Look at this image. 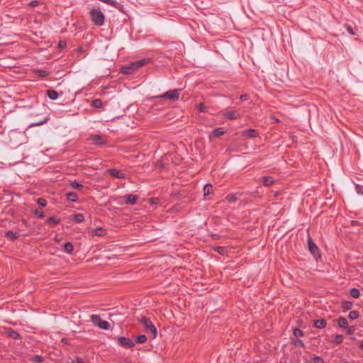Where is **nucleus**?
<instances>
[{
  "label": "nucleus",
  "mask_w": 363,
  "mask_h": 363,
  "mask_svg": "<svg viewBox=\"0 0 363 363\" xmlns=\"http://www.w3.org/2000/svg\"><path fill=\"white\" fill-rule=\"evenodd\" d=\"M243 135L250 138H254L258 136V132L255 129H247L244 130Z\"/></svg>",
  "instance_id": "15"
},
{
  "label": "nucleus",
  "mask_w": 363,
  "mask_h": 363,
  "mask_svg": "<svg viewBox=\"0 0 363 363\" xmlns=\"http://www.w3.org/2000/svg\"><path fill=\"white\" fill-rule=\"evenodd\" d=\"M225 199L227 201H228L230 203H234L238 200V198L235 194H228L225 197Z\"/></svg>",
  "instance_id": "37"
},
{
  "label": "nucleus",
  "mask_w": 363,
  "mask_h": 363,
  "mask_svg": "<svg viewBox=\"0 0 363 363\" xmlns=\"http://www.w3.org/2000/svg\"><path fill=\"white\" fill-rule=\"evenodd\" d=\"M214 250L220 255H223L225 251V249L224 247L218 246L214 248Z\"/></svg>",
  "instance_id": "45"
},
{
  "label": "nucleus",
  "mask_w": 363,
  "mask_h": 363,
  "mask_svg": "<svg viewBox=\"0 0 363 363\" xmlns=\"http://www.w3.org/2000/svg\"><path fill=\"white\" fill-rule=\"evenodd\" d=\"M32 361L34 363H41L42 362H43V357L40 355L35 354L32 357Z\"/></svg>",
  "instance_id": "39"
},
{
  "label": "nucleus",
  "mask_w": 363,
  "mask_h": 363,
  "mask_svg": "<svg viewBox=\"0 0 363 363\" xmlns=\"http://www.w3.org/2000/svg\"><path fill=\"white\" fill-rule=\"evenodd\" d=\"M40 77H46L49 75V72L45 69H37L35 72Z\"/></svg>",
  "instance_id": "30"
},
{
  "label": "nucleus",
  "mask_w": 363,
  "mask_h": 363,
  "mask_svg": "<svg viewBox=\"0 0 363 363\" xmlns=\"http://www.w3.org/2000/svg\"><path fill=\"white\" fill-rule=\"evenodd\" d=\"M293 333L297 337H303V332L301 329H299L298 328H296L294 329Z\"/></svg>",
  "instance_id": "38"
},
{
  "label": "nucleus",
  "mask_w": 363,
  "mask_h": 363,
  "mask_svg": "<svg viewBox=\"0 0 363 363\" xmlns=\"http://www.w3.org/2000/svg\"><path fill=\"white\" fill-rule=\"evenodd\" d=\"M105 230L101 228H96L94 230V235L96 236H103L105 235Z\"/></svg>",
  "instance_id": "33"
},
{
  "label": "nucleus",
  "mask_w": 363,
  "mask_h": 363,
  "mask_svg": "<svg viewBox=\"0 0 363 363\" xmlns=\"http://www.w3.org/2000/svg\"><path fill=\"white\" fill-rule=\"evenodd\" d=\"M68 341H69V340H68V339H67V338H63V339L62 340V342H64V343H65V344H68Z\"/></svg>",
  "instance_id": "55"
},
{
  "label": "nucleus",
  "mask_w": 363,
  "mask_h": 363,
  "mask_svg": "<svg viewBox=\"0 0 363 363\" xmlns=\"http://www.w3.org/2000/svg\"><path fill=\"white\" fill-rule=\"evenodd\" d=\"M343 335H336L335 336V338H334V340L333 342L336 344V345H340L342 341H343Z\"/></svg>",
  "instance_id": "36"
},
{
  "label": "nucleus",
  "mask_w": 363,
  "mask_h": 363,
  "mask_svg": "<svg viewBox=\"0 0 363 363\" xmlns=\"http://www.w3.org/2000/svg\"><path fill=\"white\" fill-rule=\"evenodd\" d=\"M67 46V43L65 40H60L59 43H58V48H61V49H64Z\"/></svg>",
  "instance_id": "48"
},
{
  "label": "nucleus",
  "mask_w": 363,
  "mask_h": 363,
  "mask_svg": "<svg viewBox=\"0 0 363 363\" xmlns=\"http://www.w3.org/2000/svg\"><path fill=\"white\" fill-rule=\"evenodd\" d=\"M91 21L96 26H101L104 24L105 16L99 9H92L89 11Z\"/></svg>",
  "instance_id": "1"
},
{
  "label": "nucleus",
  "mask_w": 363,
  "mask_h": 363,
  "mask_svg": "<svg viewBox=\"0 0 363 363\" xmlns=\"http://www.w3.org/2000/svg\"><path fill=\"white\" fill-rule=\"evenodd\" d=\"M91 106L94 108H100L104 107V103L100 99H96L92 101Z\"/></svg>",
  "instance_id": "23"
},
{
  "label": "nucleus",
  "mask_w": 363,
  "mask_h": 363,
  "mask_svg": "<svg viewBox=\"0 0 363 363\" xmlns=\"http://www.w3.org/2000/svg\"><path fill=\"white\" fill-rule=\"evenodd\" d=\"M35 216L38 218H43L44 217V212L41 209H35L34 211Z\"/></svg>",
  "instance_id": "40"
},
{
  "label": "nucleus",
  "mask_w": 363,
  "mask_h": 363,
  "mask_svg": "<svg viewBox=\"0 0 363 363\" xmlns=\"http://www.w3.org/2000/svg\"><path fill=\"white\" fill-rule=\"evenodd\" d=\"M140 323L151 333L153 339L156 338L157 335V328L149 318L145 316L142 317L140 320Z\"/></svg>",
  "instance_id": "3"
},
{
  "label": "nucleus",
  "mask_w": 363,
  "mask_h": 363,
  "mask_svg": "<svg viewBox=\"0 0 363 363\" xmlns=\"http://www.w3.org/2000/svg\"><path fill=\"white\" fill-rule=\"evenodd\" d=\"M136 70H137V68H136L134 62H133L127 66L122 67L121 69V73L126 74V75L132 74Z\"/></svg>",
  "instance_id": "7"
},
{
  "label": "nucleus",
  "mask_w": 363,
  "mask_h": 363,
  "mask_svg": "<svg viewBox=\"0 0 363 363\" xmlns=\"http://www.w3.org/2000/svg\"><path fill=\"white\" fill-rule=\"evenodd\" d=\"M66 198L68 201L72 202H77L78 200L77 194L73 191L66 193Z\"/></svg>",
  "instance_id": "19"
},
{
  "label": "nucleus",
  "mask_w": 363,
  "mask_h": 363,
  "mask_svg": "<svg viewBox=\"0 0 363 363\" xmlns=\"http://www.w3.org/2000/svg\"><path fill=\"white\" fill-rule=\"evenodd\" d=\"M347 329V335H353L355 332V328L354 326L348 327Z\"/></svg>",
  "instance_id": "46"
},
{
  "label": "nucleus",
  "mask_w": 363,
  "mask_h": 363,
  "mask_svg": "<svg viewBox=\"0 0 363 363\" xmlns=\"http://www.w3.org/2000/svg\"><path fill=\"white\" fill-rule=\"evenodd\" d=\"M294 345L296 347H304L305 345L301 340L297 339L294 342Z\"/></svg>",
  "instance_id": "43"
},
{
  "label": "nucleus",
  "mask_w": 363,
  "mask_h": 363,
  "mask_svg": "<svg viewBox=\"0 0 363 363\" xmlns=\"http://www.w3.org/2000/svg\"><path fill=\"white\" fill-rule=\"evenodd\" d=\"M37 203L41 207H45L47 206V201L43 198H38Z\"/></svg>",
  "instance_id": "42"
},
{
  "label": "nucleus",
  "mask_w": 363,
  "mask_h": 363,
  "mask_svg": "<svg viewBox=\"0 0 363 363\" xmlns=\"http://www.w3.org/2000/svg\"><path fill=\"white\" fill-rule=\"evenodd\" d=\"M347 30L348 31V33L352 35H355V33L353 30V28L350 26H347Z\"/></svg>",
  "instance_id": "49"
},
{
  "label": "nucleus",
  "mask_w": 363,
  "mask_h": 363,
  "mask_svg": "<svg viewBox=\"0 0 363 363\" xmlns=\"http://www.w3.org/2000/svg\"><path fill=\"white\" fill-rule=\"evenodd\" d=\"M60 220L55 216H51L48 218L47 223L48 224L57 225L60 223Z\"/></svg>",
  "instance_id": "31"
},
{
  "label": "nucleus",
  "mask_w": 363,
  "mask_h": 363,
  "mask_svg": "<svg viewBox=\"0 0 363 363\" xmlns=\"http://www.w3.org/2000/svg\"><path fill=\"white\" fill-rule=\"evenodd\" d=\"M46 93H47V96L51 100H55L59 96L58 92L54 89H48V90H47Z\"/></svg>",
  "instance_id": "20"
},
{
  "label": "nucleus",
  "mask_w": 363,
  "mask_h": 363,
  "mask_svg": "<svg viewBox=\"0 0 363 363\" xmlns=\"http://www.w3.org/2000/svg\"><path fill=\"white\" fill-rule=\"evenodd\" d=\"M353 306V303L351 301H344L342 303V307L345 309V310H350L352 308Z\"/></svg>",
  "instance_id": "32"
},
{
  "label": "nucleus",
  "mask_w": 363,
  "mask_h": 363,
  "mask_svg": "<svg viewBox=\"0 0 363 363\" xmlns=\"http://www.w3.org/2000/svg\"><path fill=\"white\" fill-rule=\"evenodd\" d=\"M224 115L228 119L234 120L238 117L239 113L236 111H230L225 113Z\"/></svg>",
  "instance_id": "21"
},
{
  "label": "nucleus",
  "mask_w": 363,
  "mask_h": 363,
  "mask_svg": "<svg viewBox=\"0 0 363 363\" xmlns=\"http://www.w3.org/2000/svg\"><path fill=\"white\" fill-rule=\"evenodd\" d=\"M348 317L351 320H356L359 317V312L357 311H352L350 312Z\"/></svg>",
  "instance_id": "35"
},
{
  "label": "nucleus",
  "mask_w": 363,
  "mask_h": 363,
  "mask_svg": "<svg viewBox=\"0 0 363 363\" xmlns=\"http://www.w3.org/2000/svg\"><path fill=\"white\" fill-rule=\"evenodd\" d=\"M112 6H114L115 8H116L117 9H118L119 11H121V12L125 13L124 10H123L124 7L120 3H118L117 1H115V5H112Z\"/></svg>",
  "instance_id": "44"
},
{
  "label": "nucleus",
  "mask_w": 363,
  "mask_h": 363,
  "mask_svg": "<svg viewBox=\"0 0 363 363\" xmlns=\"http://www.w3.org/2000/svg\"><path fill=\"white\" fill-rule=\"evenodd\" d=\"M337 325L340 328H343V329H346L348 328V325H349L348 321L345 317H342V316L339 317L337 318Z\"/></svg>",
  "instance_id": "16"
},
{
  "label": "nucleus",
  "mask_w": 363,
  "mask_h": 363,
  "mask_svg": "<svg viewBox=\"0 0 363 363\" xmlns=\"http://www.w3.org/2000/svg\"><path fill=\"white\" fill-rule=\"evenodd\" d=\"M75 361H76L77 363H84L83 359H81L80 357H76Z\"/></svg>",
  "instance_id": "52"
},
{
  "label": "nucleus",
  "mask_w": 363,
  "mask_h": 363,
  "mask_svg": "<svg viewBox=\"0 0 363 363\" xmlns=\"http://www.w3.org/2000/svg\"><path fill=\"white\" fill-rule=\"evenodd\" d=\"M5 237L11 241H13L19 238V234L11 230H9L6 232Z\"/></svg>",
  "instance_id": "17"
},
{
  "label": "nucleus",
  "mask_w": 363,
  "mask_h": 363,
  "mask_svg": "<svg viewBox=\"0 0 363 363\" xmlns=\"http://www.w3.org/2000/svg\"><path fill=\"white\" fill-rule=\"evenodd\" d=\"M307 241H308V249H309L310 252L313 255H316V254H318L319 252L318 247L313 242L312 238L310 236L308 238V240Z\"/></svg>",
  "instance_id": "10"
},
{
  "label": "nucleus",
  "mask_w": 363,
  "mask_h": 363,
  "mask_svg": "<svg viewBox=\"0 0 363 363\" xmlns=\"http://www.w3.org/2000/svg\"><path fill=\"white\" fill-rule=\"evenodd\" d=\"M121 199H122V202L127 205H134L136 203L138 196L135 194H130L123 196Z\"/></svg>",
  "instance_id": "5"
},
{
  "label": "nucleus",
  "mask_w": 363,
  "mask_h": 363,
  "mask_svg": "<svg viewBox=\"0 0 363 363\" xmlns=\"http://www.w3.org/2000/svg\"><path fill=\"white\" fill-rule=\"evenodd\" d=\"M181 89H175L166 91L163 94L154 96L155 99H163L170 101H177L179 99L180 96Z\"/></svg>",
  "instance_id": "2"
},
{
  "label": "nucleus",
  "mask_w": 363,
  "mask_h": 363,
  "mask_svg": "<svg viewBox=\"0 0 363 363\" xmlns=\"http://www.w3.org/2000/svg\"><path fill=\"white\" fill-rule=\"evenodd\" d=\"M39 4V2L36 0L35 1H32L30 4H29V6H32V7H35L37 6Z\"/></svg>",
  "instance_id": "51"
},
{
  "label": "nucleus",
  "mask_w": 363,
  "mask_h": 363,
  "mask_svg": "<svg viewBox=\"0 0 363 363\" xmlns=\"http://www.w3.org/2000/svg\"><path fill=\"white\" fill-rule=\"evenodd\" d=\"M213 194V186L207 184L203 186V199L205 200L210 199L208 196Z\"/></svg>",
  "instance_id": "12"
},
{
  "label": "nucleus",
  "mask_w": 363,
  "mask_h": 363,
  "mask_svg": "<svg viewBox=\"0 0 363 363\" xmlns=\"http://www.w3.org/2000/svg\"><path fill=\"white\" fill-rule=\"evenodd\" d=\"M357 223V221H354V220L352 221V225H355Z\"/></svg>",
  "instance_id": "57"
},
{
  "label": "nucleus",
  "mask_w": 363,
  "mask_h": 363,
  "mask_svg": "<svg viewBox=\"0 0 363 363\" xmlns=\"http://www.w3.org/2000/svg\"><path fill=\"white\" fill-rule=\"evenodd\" d=\"M240 99L241 101H247L249 99V95L247 94H243L240 95Z\"/></svg>",
  "instance_id": "50"
},
{
  "label": "nucleus",
  "mask_w": 363,
  "mask_h": 363,
  "mask_svg": "<svg viewBox=\"0 0 363 363\" xmlns=\"http://www.w3.org/2000/svg\"><path fill=\"white\" fill-rule=\"evenodd\" d=\"M74 247L72 242H67L64 245V250L69 254H71L73 252Z\"/></svg>",
  "instance_id": "26"
},
{
  "label": "nucleus",
  "mask_w": 363,
  "mask_h": 363,
  "mask_svg": "<svg viewBox=\"0 0 363 363\" xmlns=\"http://www.w3.org/2000/svg\"><path fill=\"white\" fill-rule=\"evenodd\" d=\"M151 203H158V199L157 198H152L151 199Z\"/></svg>",
  "instance_id": "53"
},
{
  "label": "nucleus",
  "mask_w": 363,
  "mask_h": 363,
  "mask_svg": "<svg viewBox=\"0 0 363 363\" xmlns=\"http://www.w3.org/2000/svg\"><path fill=\"white\" fill-rule=\"evenodd\" d=\"M83 51H84V50H83V48H79L78 49V52H82Z\"/></svg>",
  "instance_id": "56"
},
{
  "label": "nucleus",
  "mask_w": 363,
  "mask_h": 363,
  "mask_svg": "<svg viewBox=\"0 0 363 363\" xmlns=\"http://www.w3.org/2000/svg\"><path fill=\"white\" fill-rule=\"evenodd\" d=\"M118 341L121 346L127 348H132L135 346V342L125 337H118Z\"/></svg>",
  "instance_id": "6"
},
{
  "label": "nucleus",
  "mask_w": 363,
  "mask_h": 363,
  "mask_svg": "<svg viewBox=\"0 0 363 363\" xmlns=\"http://www.w3.org/2000/svg\"><path fill=\"white\" fill-rule=\"evenodd\" d=\"M146 341H147V337L145 335H138L135 339L136 343L142 344V343L145 342Z\"/></svg>",
  "instance_id": "34"
},
{
  "label": "nucleus",
  "mask_w": 363,
  "mask_h": 363,
  "mask_svg": "<svg viewBox=\"0 0 363 363\" xmlns=\"http://www.w3.org/2000/svg\"><path fill=\"white\" fill-rule=\"evenodd\" d=\"M91 140L95 145H103L105 143V141L101 135H93L91 137Z\"/></svg>",
  "instance_id": "13"
},
{
  "label": "nucleus",
  "mask_w": 363,
  "mask_h": 363,
  "mask_svg": "<svg viewBox=\"0 0 363 363\" xmlns=\"http://www.w3.org/2000/svg\"><path fill=\"white\" fill-rule=\"evenodd\" d=\"M70 186L74 189L79 191H81L83 189L84 186L79 183H78L77 181H70Z\"/></svg>",
  "instance_id": "24"
},
{
  "label": "nucleus",
  "mask_w": 363,
  "mask_h": 363,
  "mask_svg": "<svg viewBox=\"0 0 363 363\" xmlns=\"http://www.w3.org/2000/svg\"><path fill=\"white\" fill-rule=\"evenodd\" d=\"M355 189H356V191L357 192L358 194L363 195V189H362V187L360 185L356 184L355 185Z\"/></svg>",
  "instance_id": "47"
},
{
  "label": "nucleus",
  "mask_w": 363,
  "mask_h": 363,
  "mask_svg": "<svg viewBox=\"0 0 363 363\" xmlns=\"http://www.w3.org/2000/svg\"><path fill=\"white\" fill-rule=\"evenodd\" d=\"M225 132L223 128H217L211 132L210 138L213 137L215 138H217L220 137L221 135H223L225 134Z\"/></svg>",
  "instance_id": "14"
},
{
  "label": "nucleus",
  "mask_w": 363,
  "mask_h": 363,
  "mask_svg": "<svg viewBox=\"0 0 363 363\" xmlns=\"http://www.w3.org/2000/svg\"><path fill=\"white\" fill-rule=\"evenodd\" d=\"M149 61H150V59L145 58V59L138 60V61L135 62L134 63L138 69V68L147 64Z\"/></svg>",
  "instance_id": "22"
},
{
  "label": "nucleus",
  "mask_w": 363,
  "mask_h": 363,
  "mask_svg": "<svg viewBox=\"0 0 363 363\" xmlns=\"http://www.w3.org/2000/svg\"><path fill=\"white\" fill-rule=\"evenodd\" d=\"M213 236L214 237V238H216L217 235H214Z\"/></svg>",
  "instance_id": "59"
},
{
  "label": "nucleus",
  "mask_w": 363,
  "mask_h": 363,
  "mask_svg": "<svg viewBox=\"0 0 363 363\" xmlns=\"http://www.w3.org/2000/svg\"><path fill=\"white\" fill-rule=\"evenodd\" d=\"M272 119H274L275 121H279V119H277V118L275 117H272Z\"/></svg>",
  "instance_id": "58"
},
{
  "label": "nucleus",
  "mask_w": 363,
  "mask_h": 363,
  "mask_svg": "<svg viewBox=\"0 0 363 363\" xmlns=\"http://www.w3.org/2000/svg\"><path fill=\"white\" fill-rule=\"evenodd\" d=\"M308 363H325V361L322 357L313 354Z\"/></svg>",
  "instance_id": "25"
},
{
  "label": "nucleus",
  "mask_w": 363,
  "mask_h": 363,
  "mask_svg": "<svg viewBox=\"0 0 363 363\" xmlns=\"http://www.w3.org/2000/svg\"><path fill=\"white\" fill-rule=\"evenodd\" d=\"M259 181L265 186H272L274 183V180L272 177H262L259 179Z\"/></svg>",
  "instance_id": "11"
},
{
  "label": "nucleus",
  "mask_w": 363,
  "mask_h": 363,
  "mask_svg": "<svg viewBox=\"0 0 363 363\" xmlns=\"http://www.w3.org/2000/svg\"><path fill=\"white\" fill-rule=\"evenodd\" d=\"M107 173L114 178L124 179L125 177V174L117 169H108Z\"/></svg>",
  "instance_id": "9"
},
{
  "label": "nucleus",
  "mask_w": 363,
  "mask_h": 363,
  "mask_svg": "<svg viewBox=\"0 0 363 363\" xmlns=\"http://www.w3.org/2000/svg\"><path fill=\"white\" fill-rule=\"evenodd\" d=\"M91 321L94 325H96L99 328L103 330H108L111 326L110 323L108 321L102 320L100 315H91Z\"/></svg>",
  "instance_id": "4"
},
{
  "label": "nucleus",
  "mask_w": 363,
  "mask_h": 363,
  "mask_svg": "<svg viewBox=\"0 0 363 363\" xmlns=\"http://www.w3.org/2000/svg\"><path fill=\"white\" fill-rule=\"evenodd\" d=\"M48 121V117H45L43 119H42L40 121H36L35 122H33V123H30L29 127L41 125L45 123Z\"/></svg>",
  "instance_id": "27"
},
{
  "label": "nucleus",
  "mask_w": 363,
  "mask_h": 363,
  "mask_svg": "<svg viewBox=\"0 0 363 363\" xmlns=\"http://www.w3.org/2000/svg\"><path fill=\"white\" fill-rule=\"evenodd\" d=\"M350 296L354 298H358L360 296V291L358 289L352 288L350 289Z\"/></svg>",
  "instance_id": "29"
},
{
  "label": "nucleus",
  "mask_w": 363,
  "mask_h": 363,
  "mask_svg": "<svg viewBox=\"0 0 363 363\" xmlns=\"http://www.w3.org/2000/svg\"><path fill=\"white\" fill-rule=\"evenodd\" d=\"M359 348L362 350H363V340L360 342Z\"/></svg>",
  "instance_id": "54"
},
{
  "label": "nucleus",
  "mask_w": 363,
  "mask_h": 363,
  "mask_svg": "<svg viewBox=\"0 0 363 363\" xmlns=\"http://www.w3.org/2000/svg\"><path fill=\"white\" fill-rule=\"evenodd\" d=\"M84 217L82 213H76L74 215V221L76 223H79L84 221Z\"/></svg>",
  "instance_id": "28"
},
{
  "label": "nucleus",
  "mask_w": 363,
  "mask_h": 363,
  "mask_svg": "<svg viewBox=\"0 0 363 363\" xmlns=\"http://www.w3.org/2000/svg\"><path fill=\"white\" fill-rule=\"evenodd\" d=\"M327 322L325 319H318L314 322V327L318 329H323L326 327Z\"/></svg>",
  "instance_id": "18"
},
{
  "label": "nucleus",
  "mask_w": 363,
  "mask_h": 363,
  "mask_svg": "<svg viewBox=\"0 0 363 363\" xmlns=\"http://www.w3.org/2000/svg\"><path fill=\"white\" fill-rule=\"evenodd\" d=\"M213 236L214 237V238H216L217 235H214Z\"/></svg>",
  "instance_id": "60"
},
{
  "label": "nucleus",
  "mask_w": 363,
  "mask_h": 363,
  "mask_svg": "<svg viewBox=\"0 0 363 363\" xmlns=\"http://www.w3.org/2000/svg\"><path fill=\"white\" fill-rule=\"evenodd\" d=\"M198 109L201 113H206L208 111V108L203 103H200L199 104Z\"/></svg>",
  "instance_id": "41"
},
{
  "label": "nucleus",
  "mask_w": 363,
  "mask_h": 363,
  "mask_svg": "<svg viewBox=\"0 0 363 363\" xmlns=\"http://www.w3.org/2000/svg\"><path fill=\"white\" fill-rule=\"evenodd\" d=\"M5 333L8 337H9L13 340H21V335L17 331H16L15 330H13L11 328H6Z\"/></svg>",
  "instance_id": "8"
}]
</instances>
